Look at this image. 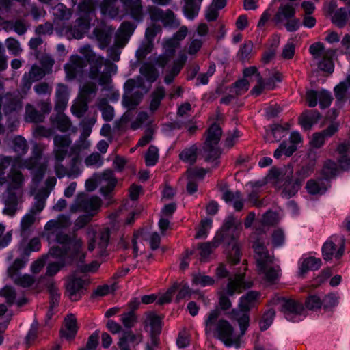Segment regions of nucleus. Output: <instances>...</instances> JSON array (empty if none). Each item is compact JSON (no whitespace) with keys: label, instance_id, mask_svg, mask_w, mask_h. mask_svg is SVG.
I'll use <instances>...</instances> for the list:
<instances>
[{"label":"nucleus","instance_id":"nucleus-25","mask_svg":"<svg viewBox=\"0 0 350 350\" xmlns=\"http://www.w3.org/2000/svg\"><path fill=\"white\" fill-rule=\"evenodd\" d=\"M113 31L111 27H97L93 30L91 38L97 42L100 49H105L111 42Z\"/></svg>","mask_w":350,"mask_h":350},{"label":"nucleus","instance_id":"nucleus-30","mask_svg":"<svg viewBox=\"0 0 350 350\" xmlns=\"http://www.w3.org/2000/svg\"><path fill=\"white\" fill-rule=\"evenodd\" d=\"M132 18L142 21L146 12L143 10L141 0H120Z\"/></svg>","mask_w":350,"mask_h":350},{"label":"nucleus","instance_id":"nucleus-14","mask_svg":"<svg viewBox=\"0 0 350 350\" xmlns=\"http://www.w3.org/2000/svg\"><path fill=\"white\" fill-rule=\"evenodd\" d=\"M146 12L152 21H161L163 26L170 28H176L180 25V21L174 13L170 9L163 10L154 5H148Z\"/></svg>","mask_w":350,"mask_h":350},{"label":"nucleus","instance_id":"nucleus-32","mask_svg":"<svg viewBox=\"0 0 350 350\" xmlns=\"http://www.w3.org/2000/svg\"><path fill=\"white\" fill-rule=\"evenodd\" d=\"M101 14L112 19L118 18L120 12L118 0H102L99 4Z\"/></svg>","mask_w":350,"mask_h":350},{"label":"nucleus","instance_id":"nucleus-64","mask_svg":"<svg viewBox=\"0 0 350 350\" xmlns=\"http://www.w3.org/2000/svg\"><path fill=\"white\" fill-rule=\"evenodd\" d=\"M333 56L334 55H323L321 57V58L319 59V68L325 72H332L334 71Z\"/></svg>","mask_w":350,"mask_h":350},{"label":"nucleus","instance_id":"nucleus-21","mask_svg":"<svg viewBox=\"0 0 350 350\" xmlns=\"http://www.w3.org/2000/svg\"><path fill=\"white\" fill-rule=\"evenodd\" d=\"M282 183V184L279 186L282 190L281 195L287 199L293 197L300 189L301 185L299 178H293V170L291 169L286 170Z\"/></svg>","mask_w":350,"mask_h":350},{"label":"nucleus","instance_id":"nucleus-2","mask_svg":"<svg viewBox=\"0 0 350 350\" xmlns=\"http://www.w3.org/2000/svg\"><path fill=\"white\" fill-rule=\"evenodd\" d=\"M241 230V221H236L233 217H228L221 230L217 232L211 241L198 245L201 260H206L213 250L224 243L229 261L234 265L238 263L241 258L240 245L238 241Z\"/></svg>","mask_w":350,"mask_h":350},{"label":"nucleus","instance_id":"nucleus-7","mask_svg":"<svg viewBox=\"0 0 350 350\" xmlns=\"http://www.w3.org/2000/svg\"><path fill=\"white\" fill-rule=\"evenodd\" d=\"M260 297V293L258 291H250L239 299V310H234L233 317L238 321L241 330L242 335H244L249 326L248 311L256 306Z\"/></svg>","mask_w":350,"mask_h":350},{"label":"nucleus","instance_id":"nucleus-61","mask_svg":"<svg viewBox=\"0 0 350 350\" xmlns=\"http://www.w3.org/2000/svg\"><path fill=\"white\" fill-rule=\"evenodd\" d=\"M338 171L337 164L332 161L325 163L322 169V174L325 179H329L334 176Z\"/></svg>","mask_w":350,"mask_h":350},{"label":"nucleus","instance_id":"nucleus-59","mask_svg":"<svg viewBox=\"0 0 350 350\" xmlns=\"http://www.w3.org/2000/svg\"><path fill=\"white\" fill-rule=\"evenodd\" d=\"M3 298L8 306L12 305L16 300V292L15 290L10 286H5L0 291V299Z\"/></svg>","mask_w":350,"mask_h":350},{"label":"nucleus","instance_id":"nucleus-28","mask_svg":"<svg viewBox=\"0 0 350 350\" xmlns=\"http://www.w3.org/2000/svg\"><path fill=\"white\" fill-rule=\"evenodd\" d=\"M135 28L136 26L132 23L129 21L123 22L116 33L115 40L116 46L124 47L129 42Z\"/></svg>","mask_w":350,"mask_h":350},{"label":"nucleus","instance_id":"nucleus-10","mask_svg":"<svg viewBox=\"0 0 350 350\" xmlns=\"http://www.w3.org/2000/svg\"><path fill=\"white\" fill-rule=\"evenodd\" d=\"M222 134L221 127L217 124H213L207 131V135L203 146L205 154V161L213 163L220 157L221 151L218 143Z\"/></svg>","mask_w":350,"mask_h":350},{"label":"nucleus","instance_id":"nucleus-22","mask_svg":"<svg viewBox=\"0 0 350 350\" xmlns=\"http://www.w3.org/2000/svg\"><path fill=\"white\" fill-rule=\"evenodd\" d=\"M306 98L310 107H314L319 103L320 107L322 109L329 107L333 99L332 94L325 90L321 91L308 90Z\"/></svg>","mask_w":350,"mask_h":350},{"label":"nucleus","instance_id":"nucleus-62","mask_svg":"<svg viewBox=\"0 0 350 350\" xmlns=\"http://www.w3.org/2000/svg\"><path fill=\"white\" fill-rule=\"evenodd\" d=\"M137 316L133 311L125 312L121 315L120 320L126 329H131L137 322Z\"/></svg>","mask_w":350,"mask_h":350},{"label":"nucleus","instance_id":"nucleus-55","mask_svg":"<svg viewBox=\"0 0 350 350\" xmlns=\"http://www.w3.org/2000/svg\"><path fill=\"white\" fill-rule=\"evenodd\" d=\"M192 283L196 286L205 287L213 285L215 283V280L208 275L196 273L193 275Z\"/></svg>","mask_w":350,"mask_h":350},{"label":"nucleus","instance_id":"nucleus-56","mask_svg":"<svg viewBox=\"0 0 350 350\" xmlns=\"http://www.w3.org/2000/svg\"><path fill=\"white\" fill-rule=\"evenodd\" d=\"M275 315V312L272 308L269 309L264 313L262 319L259 322V326L261 331H265L271 326L273 321Z\"/></svg>","mask_w":350,"mask_h":350},{"label":"nucleus","instance_id":"nucleus-19","mask_svg":"<svg viewBox=\"0 0 350 350\" xmlns=\"http://www.w3.org/2000/svg\"><path fill=\"white\" fill-rule=\"evenodd\" d=\"M90 282L86 278H70L66 286V291L70 299L72 301L79 300L86 291Z\"/></svg>","mask_w":350,"mask_h":350},{"label":"nucleus","instance_id":"nucleus-5","mask_svg":"<svg viewBox=\"0 0 350 350\" xmlns=\"http://www.w3.org/2000/svg\"><path fill=\"white\" fill-rule=\"evenodd\" d=\"M205 332L212 334L214 337L221 340L228 347H235L239 348L241 338L243 335L234 332V327L226 320L219 318V312L217 310L211 311L205 320Z\"/></svg>","mask_w":350,"mask_h":350},{"label":"nucleus","instance_id":"nucleus-8","mask_svg":"<svg viewBox=\"0 0 350 350\" xmlns=\"http://www.w3.org/2000/svg\"><path fill=\"white\" fill-rule=\"evenodd\" d=\"M49 255L57 260V262H50L47 265L46 275L49 276L55 275L62 268L71 264L78 258L82 262L85 256L84 253L71 252L69 250H62L59 246L51 247Z\"/></svg>","mask_w":350,"mask_h":350},{"label":"nucleus","instance_id":"nucleus-47","mask_svg":"<svg viewBox=\"0 0 350 350\" xmlns=\"http://www.w3.org/2000/svg\"><path fill=\"white\" fill-rule=\"evenodd\" d=\"M142 94L139 92H135L123 96L122 103L124 107L129 109H135L140 103Z\"/></svg>","mask_w":350,"mask_h":350},{"label":"nucleus","instance_id":"nucleus-46","mask_svg":"<svg viewBox=\"0 0 350 350\" xmlns=\"http://www.w3.org/2000/svg\"><path fill=\"white\" fill-rule=\"evenodd\" d=\"M47 288L50 294V310L47 315L52 314V310L57 307L60 300V293L58 288L53 282H50L47 285Z\"/></svg>","mask_w":350,"mask_h":350},{"label":"nucleus","instance_id":"nucleus-24","mask_svg":"<svg viewBox=\"0 0 350 350\" xmlns=\"http://www.w3.org/2000/svg\"><path fill=\"white\" fill-rule=\"evenodd\" d=\"M96 180L100 185L101 194L105 198L111 194L117 184L114 173L109 169L104 170L103 173L98 175Z\"/></svg>","mask_w":350,"mask_h":350},{"label":"nucleus","instance_id":"nucleus-43","mask_svg":"<svg viewBox=\"0 0 350 350\" xmlns=\"http://www.w3.org/2000/svg\"><path fill=\"white\" fill-rule=\"evenodd\" d=\"M309 51L315 59H320L323 55H334L335 53L332 49L325 50L321 42L312 44L309 48Z\"/></svg>","mask_w":350,"mask_h":350},{"label":"nucleus","instance_id":"nucleus-3","mask_svg":"<svg viewBox=\"0 0 350 350\" xmlns=\"http://www.w3.org/2000/svg\"><path fill=\"white\" fill-rule=\"evenodd\" d=\"M72 224L69 215L60 214L56 219H51L44 226L42 237L49 243H57L62 250H69L71 252L82 253L83 242L81 239L71 238L64 230Z\"/></svg>","mask_w":350,"mask_h":350},{"label":"nucleus","instance_id":"nucleus-9","mask_svg":"<svg viewBox=\"0 0 350 350\" xmlns=\"http://www.w3.org/2000/svg\"><path fill=\"white\" fill-rule=\"evenodd\" d=\"M295 8L291 3L282 4L273 18L275 25H283L289 32L296 31L301 27L299 18H295Z\"/></svg>","mask_w":350,"mask_h":350},{"label":"nucleus","instance_id":"nucleus-18","mask_svg":"<svg viewBox=\"0 0 350 350\" xmlns=\"http://www.w3.org/2000/svg\"><path fill=\"white\" fill-rule=\"evenodd\" d=\"M47 163V161L42 162L41 154L37 153L31 158L25 160L22 166L29 170H34L33 182L38 184L44 178L48 167Z\"/></svg>","mask_w":350,"mask_h":350},{"label":"nucleus","instance_id":"nucleus-34","mask_svg":"<svg viewBox=\"0 0 350 350\" xmlns=\"http://www.w3.org/2000/svg\"><path fill=\"white\" fill-rule=\"evenodd\" d=\"M338 154V165L343 170H347L350 168V144L344 142L338 145L337 148Z\"/></svg>","mask_w":350,"mask_h":350},{"label":"nucleus","instance_id":"nucleus-26","mask_svg":"<svg viewBox=\"0 0 350 350\" xmlns=\"http://www.w3.org/2000/svg\"><path fill=\"white\" fill-rule=\"evenodd\" d=\"M321 265V260L319 258L302 256L298 261L297 275L300 278H304L308 271L318 270Z\"/></svg>","mask_w":350,"mask_h":350},{"label":"nucleus","instance_id":"nucleus-11","mask_svg":"<svg viewBox=\"0 0 350 350\" xmlns=\"http://www.w3.org/2000/svg\"><path fill=\"white\" fill-rule=\"evenodd\" d=\"M79 17L76 20L75 24L68 28L66 34L68 37L75 39H81L84 34L89 30L90 24L95 21V11L89 12H79Z\"/></svg>","mask_w":350,"mask_h":350},{"label":"nucleus","instance_id":"nucleus-33","mask_svg":"<svg viewBox=\"0 0 350 350\" xmlns=\"http://www.w3.org/2000/svg\"><path fill=\"white\" fill-rule=\"evenodd\" d=\"M77 319L72 314L68 315L64 320V327L61 329L62 337L66 340L73 339L77 332Z\"/></svg>","mask_w":350,"mask_h":350},{"label":"nucleus","instance_id":"nucleus-41","mask_svg":"<svg viewBox=\"0 0 350 350\" xmlns=\"http://www.w3.org/2000/svg\"><path fill=\"white\" fill-rule=\"evenodd\" d=\"M45 116L40 111H38L31 104H27L25 106V120L27 122L38 123L42 122Z\"/></svg>","mask_w":350,"mask_h":350},{"label":"nucleus","instance_id":"nucleus-58","mask_svg":"<svg viewBox=\"0 0 350 350\" xmlns=\"http://www.w3.org/2000/svg\"><path fill=\"white\" fill-rule=\"evenodd\" d=\"M14 282L23 288H27L31 286L34 282V278L28 274L21 275L20 273L16 275V276L11 278Z\"/></svg>","mask_w":350,"mask_h":350},{"label":"nucleus","instance_id":"nucleus-36","mask_svg":"<svg viewBox=\"0 0 350 350\" xmlns=\"http://www.w3.org/2000/svg\"><path fill=\"white\" fill-rule=\"evenodd\" d=\"M198 147L196 144L185 148L179 154V159L183 163L193 165L197 161Z\"/></svg>","mask_w":350,"mask_h":350},{"label":"nucleus","instance_id":"nucleus-40","mask_svg":"<svg viewBox=\"0 0 350 350\" xmlns=\"http://www.w3.org/2000/svg\"><path fill=\"white\" fill-rule=\"evenodd\" d=\"M49 195V192L46 189L40 191L35 196V202L30 212L34 215L40 213L45 207V202Z\"/></svg>","mask_w":350,"mask_h":350},{"label":"nucleus","instance_id":"nucleus-60","mask_svg":"<svg viewBox=\"0 0 350 350\" xmlns=\"http://www.w3.org/2000/svg\"><path fill=\"white\" fill-rule=\"evenodd\" d=\"M339 297L336 294L329 293L322 299V306L325 310H330L338 304Z\"/></svg>","mask_w":350,"mask_h":350},{"label":"nucleus","instance_id":"nucleus-45","mask_svg":"<svg viewBox=\"0 0 350 350\" xmlns=\"http://www.w3.org/2000/svg\"><path fill=\"white\" fill-rule=\"evenodd\" d=\"M165 96V90L163 87H158L152 92L151 94V102L150 104V110L151 111L154 112L157 110Z\"/></svg>","mask_w":350,"mask_h":350},{"label":"nucleus","instance_id":"nucleus-27","mask_svg":"<svg viewBox=\"0 0 350 350\" xmlns=\"http://www.w3.org/2000/svg\"><path fill=\"white\" fill-rule=\"evenodd\" d=\"M88 63L90 65L88 71V77L90 79L96 80L98 78L103 66L110 67L111 72H116L117 66L112 64L109 59H105L103 56H99V57H96V59Z\"/></svg>","mask_w":350,"mask_h":350},{"label":"nucleus","instance_id":"nucleus-12","mask_svg":"<svg viewBox=\"0 0 350 350\" xmlns=\"http://www.w3.org/2000/svg\"><path fill=\"white\" fill-rule=\"evenodd\" d=\"M345 239L343 236L334 234L329 237L322 246L324 260H330L333 258L339 259L344 254Z\"/></svg>","mask_w":350,"mask_h":350},{"label":"nucleus","instance_id":"nucleus-31","mask_svg":"<svg viewBox=\"0 0 350 350\" xmlns=\"http://www.w3.org/2000/svg\"><path fill=\"white\" fill-rule=\"evenodd\" d=\"M144 325L146 330L150 328V337H157L161 332V318L155 312H148L146 314Z\"/></svg>","mask_w":350,"mask_h":350},{"label":"nucleus","instance_id":"nucleus-35","mask_svg":"<svg viewBox=\"0 0 350 350\" xmlns=\"http://www.w3.org/2000/svg\"><path fill=\"white\" fill-rule=\"evenodd\" d=\"M69 93L67 85L58 83L55 91V109L63 110L68 101Z\"/></svg>","mask_w":350,"mask_h":350},{"label":"nucleus","instance_id":"nucleus-4","mask_svg":"<svg viewBox=\"0 0 350 350\" xmlns=\"http://www.w3.org/2000/svg\"><path fill=\"white\" fill-rule=\"evenodd\" d=\"M2 180L6 187L0 196L1 202L4 204L3 213L13 217L18 209V204L22 202L25 177L20 170L12 165Z\"/></svg>","mask_w":350,"mask_h":350},{"label":"nucleus","instance_id":"nucleus-23","mask_svg":"<svg viewBox=\"0 0 350 350\" xmlns=\"http://www.w3.org/2000/svg\"><path fill=\"white\" fill-rule=\"evenodd\" d=\"M89 238L88 250L92 251L96 247V243L102 252L108 245L109 241L110 232L108 228H104L99 231L96 237V231L94 228L90 227L87 231Z\"/></svg>","mask_w":350,"mask_h":350},{"label":"nucleus","instance_id":"nucleus-44","mask_svg":"<svg viewBox=\"0 0 350 350\" xmlns=\"http://www.w3.org/2000/svg\"><path fill=\"white\" fill-rule=\"evenodd\" d=\"M97 86L96 83L86 82L80 88V97L90 102L95 96Z\"/></svg>","mask_w":350,"mask_h":350},{"label":"nucleus","instance_id":"nucleus-29","mask_svg":"<svg viewBox=\"0 0 350 350\" xmlns=\"http://www.w3.org/2000/svg\"><path fill=\"white\" fill-rule=\"evenodd\" d=\"M187 60V56L185 53L179 54L178 58L174 61L172 66L165 70L164 82L166 84H170L174 81L175 77L180 72Z\"/></svg>","mask_w":350,"mask_h":350},{"label":"nucleus","instance_id":"nucleus-51","mask_svg":"<svg viewBox=\"0 0 350 350\" xmlns=\"http://www.w3.org/2000/svg\"><path fill=\"white\" fill-rule=\"evenodd\" d=\"M88 103L80 98V100L75 102L71 107L72 113L79 118H82L88 109Z\"/></svg>","mask_w":350,"mask_h":350},{"label":"nucleus","instance_id":"nucleus-38","mask_svg":"<svg viewBox=\"0 0 350 350\" xmlns=\"http://www.w3.org/2000/svg\"><path fill=\"white\" fill-rule=\"evenodd\" d=\"M321 118V114L317 110H309L304 112L300 119L301 126L306 129H310Z\"/></svg>","mask_w":350,"mask_h":350},{"label":"nucleus","instance_id":"nucleus-20","mask_svg":"<svg viewBox=\"0 0 350 350\" xmlns=\"http://www.w3.org/2000/svg\"><path fill=\"white\" fill-rule=\"evenodd\" d=\"M208 32L209 28L206 23H202L197 26L196 31L192 33L191 40L188 44L187 53L189 55H196L200 51Z\"/></svg>","mask_w":350,"mask_h":350},{"label":"nucleus","instance_id":"nucleus-52","mask_svg":"<svg viewBox=\"0 0 350 350\" xmlns=\"http://www.w3.org/2000/svg\"><path fill=\"white\" fill-rule=\"evenodd\" d=\"M308 192L310 194H322L326 191L325 186L323 184L322 180H310L307 182L306 187Z\"/></svg>","mask_w":350,"mask_h":350},{"label":"nucleus","instance_id":"nucleus-57","mask_svg":"<svg viewBox=\"0 0 350 350\" xmlns=\"http://www.w3.org/2000/svg\"><path fill=\"white\" fill-rule=\"evenodd\" d=\"M27 262V260L25 258H16L8 269L9 276L12 278L19 274V271L25 267Z\"/></svg>","mask_w":350,"mask_h":350},{"label":"nucleus","instance_id":"nucleus-50","mask_svg":"<svg viewBox=\"0 0 350 350\" xmlns=\"http://www.w3.org/2000/svg\"><path fill=\"white\" fill-rule=\"evenodd\" d=\"M348 14L345 8H341L335 11L332 16V21L338 27H343L347 22Z\"/></svg>","mask_w":350,"mask_h":350},{"label":"nucleus","instance_id":"nucleus-17","mask_svg":"<svg viewBox=\"0 0 350 350\" xmlns=\"http://www.w3.org/2000/svg\"><path fill=\"white\" fill-rule=\"evenodd\" d=\"M244 278L245 273H238L234 278H229L225 292L219 297V303L223 310H227L231 306V302L227 295L232 296L235 293H240L245 287Z\"/></svg>","mask_w":350,"mask_h":350},{"label":"nucleus","instance_id":"nucleus-13","mask_svg":"<svg viewBox=\"0 0 350 350\" xmlns=\"http://www.w3.org/2000/svg\"><path fill=\"white\" fill-rule=\"evenodd\" d=\"M281 303V311L285 319L291 322L297 323L306 317L304 306L293 299H278Z\"/></svg>","mask_w":350,"mask_h":350},{"label":"nucleus","instance_id":"nucleus-15","mask_svg":"<svg viewBox=\"0 0 350 350\" xmlns=\"http://www.w3.org/2000/svg\"><path fill=\"white\" fill-rule=\"evenodd\" d=\"M86 66L87 63L82 57L72 55L64 66L66 80H81L84 76Z\"/></svg>","mask_w":350,"mask_h":350},{"label":"nucleus","instance_id":"nucleus-16","mask_svg":"<svg viewBox=\"0 0 350 350\" xmlns=\"http://www.w3.org/2000/svg\"><path fill=\"white\" fill-rule=\"evenodd\" d=\"M100 206L101 200L98 197L81 195L77 197V203L70 207V211H83L94 217L98 212Z\"/></svg>","mask_w":350,"mask_h":350},{"label":"nucleus","instance_id":"nucleus-63","mask_svg":"<svg viewBox=\"0 0 350 350\" xmlns=\"http://www.w3.org/2000/svg\"><path fill=\"white\" fill-rule=\"evenodd\" d=\"M78 51L83 55L84 60L88 62H92V60L99 57V55H97L93 51L92 47L90 44H85L81 46Z\"/></svg>","mask_w":350,"mask_h":350},{"label":"nucleus","instance_id":"nucleus-53","mask_svg":"<svg viewBox=\"0 0 350 350\" xmlns=\"http://www.w3.org/2000/svg\"><path fill=\"white\" fill-rule=\"evenodd\" d=\"M159 160V150L155 146L151 145L146 154H145V163L148 167L154 166Z\"/></svg>","mask_w":350,"mask_h":350},{"label":"nucleus","instance_id":"nucleus-49","mask_svg":"<svg viewBox=\"0 0 350 350\" xmlns=\"http://www.w3.org/2000/svg\"><path fill=\"white\" fill-rule=\"evenodd\" d=\"M13 150L19 156L25 154L28 151V145L27 141L21 135L16 136L13 141Z\"/></svg>","mask_w":350,"mask_h":350},{"label":"nucleus","instance_id":"nucleus-42","mask_svg":"<svg viewBox=\"0 0 350 350\" xmlns=\"http://www.w3.org/2000/svg\"><path fill=\"white\" fill-rule=\"evenodd\" d=\"M335 96L338 102L343 101L350 94V75L346 79L337 85L334 88Z\"/></svg>","mask_w":350,"mask_h":350},{"label":"nucleus","instance_id":"nucleus-54","mask_svg":"<svg viewBox=\"0 0 350 350\" xmlns=\"http://www.w3.org/2000/svg\"><path fill=\"white\" fill-rule=\"evenodd\" d=\"M53 14L59 20H68L72 12L62 3H59L53 8Z\"/></svg>","mask_w":350,"mask_h":350},{"label":"nucleus","instance_id":"nucleus-48","mask_svg":"<svg viewBox=\"0 0 350 350\" xmlns=\"http://www.w3.org/2000/svg\"><path fill=\"white\" fill-rule=\"evenodd\" d=\"M140 73L150 83L155 81L158 78L157 70L150 64H144L140 68Z\"/></svg>","mask_w":350,"mask_h":350},{"label":"nucleus","instance_id":"nucleus-37","mask_svg":"<svg viewBox=\"0 0 350 350\" xmlns=\"http://www.w3.org/2000/svg\"><path fill=\"white\" fill-rule=\"evenodd\" d=\"M183 10L185 16L189 20H193L199 13L203 0H184Z\"/></svg>","mask_w":350,"mask_h":350},{"label":"nucleus","instance_id":"nucleus-39","mask_svg":"<svg viewBox=\"0 0 350 350\" xmlns=\"http://www.w3.org/2000/svg\"><path fill=\"white\" fill-rule=\"evenodd\" d=\"M51 122L54 127L63 133L68 131L72 126L70 118L61 113L51 117Z\"/></svg>","mask_w":350,"mask_h":350},{"label":"nucleus","instance_id":"nucleus-1","mask_svg":"<svg viewBox=\"0 0 350 350\" xmlns=\"http://www.w3.org/2000/svg\"><path fill=\"white\" fill-rule=\"evenodd\" d=\"M278 220L276 213L271 211H267L261 219L262 228H256L254 232L256 237L253 248L257 271L269 283H274L280 278L281 269L280 266L275 263L273 256L269 254L265 246V244H268V239L264 228L266 226L277 224Z\"/></svg>","mask_w":350,"mask_h":350},{"label":"nucleus","instance_id":"nucleus-6","mask_svg":"<svg viewBox=\"0 0 350 350\" xmlns=\"http://www.w3.org/2000/svg\"><path fill=\"white\" fill-rule=\"evenodd\" d=\"M53 142V154L55 159V172L57 178H62L66 176L72 178L78 177L81 174L79 167L73 166L70 170H68L62 164V162L67 155L68 148L72 143L70 136L67 135H56L54 136Z\"/></svg>","mask_w":350,"mask_h":350}]
</instances>
